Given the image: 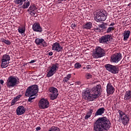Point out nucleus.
I'll return each instance as SVG.
<instances>
[{"mask_svg":"<svg viewBox=\"0 0 131 131\" xmlns=\"http://www.w3.org/2000/svg\"><path fill=\"white\" fill-rule=\"evenodd\" d=\"M115 91V89L112 86V84H111V83H108L106 86L107 94L108 95H112Z\"/></svg>","mask_w":131,"mask_h":131,"instance_id":"20","label":"nucleus"},{"mask_svg":"<svg viewBox=\"0 0 131 131\" xmlns=\"http://www.w3.org/2000/svg\"><path fill=\"white\" fill-rule=\"evenodd\" d=\"M114 25H115V24L114 23H112L110 24V26H114Z\"/></svg>","mask_w":131,"mask_h":131,"instance_id":"45","label":"nucleus"},{"mask_svg":"<svg viewBox=\"0 0 131 131\" xmlns=\"http://www.w3.org/2000/svg\"><path fill=\"white\" fill-rule=\"evenodd\" d=\"M1 68H6V67L8 66L7 65H8V64L10 63L9 61H4V60H1Z\"/></svg>","mask_w":131,"mask_h":131,"instance_id":"29","label":"nucleus"},{"mask_svg":"<svg viewBox=\"0 0 131 131\" xmlns=\"http://www.w3.org/2000/svg\"><path fill=\"white\" fill-rule=\"evenodd\" d=\"M124 100L126 101L128 103L131 101V90H128L126 92L124 95Z\"/></svg>","mask_w":131,"mask_h":131,"instance_id":"22","label":"nucleus"},{"mask_svg":"<svg viewBox=\"0 0 131 131\" xmlns=\"http://www.w3.org/2000/svg\"><path fill=\"white\" fill-rule=\"evenodd\" d=\"M36 10H37V8L34 5H31L28 10V12H29L30 16L36 17L37 16V14H36V12H37Z\"/></svg>","mask_w":131,"mask_h":131,"instance_id":"13","label":"nucleus"},{"mask_svg":"<svg viewBox=\"0 0 131 131\" xmlns=\"http://www.w3.org/2000/svg\"><path fill=\"white\" fill-rule=\"evenodd\" d=\"M121 54L116 53L111 56V60L113 63H118L121 60Z\"/></svg>","mask_w":131,"mask_h":131,"instance_id":"15","label":"nucleus"},{"mask_svg":"<svg viewBox=\"0 0 131 131\" xmlns=\"http://www.w3.org/2000/svg\"><path fill=\"white\" fill-rule=\"evenodd\" d=\"M80 67H81V64L78 62L75 64V68H77V69H79Z\"/></svg>","mask_w":131,"mask_h":131,"instance_id":"37","label":"nucleus"},{"mask_svg":"<svg viewBox=\"0 0 131 131\" xmlns=\"http://www.w3.org/2000/svg\"><path fill=\"white\" fill-rule=\"evenodd\" d=\"M114 30V27H110L107 29L106 33H110Z\"/></svg>","mask_w":131,"mask_h":131,"instance_id":"34","label":"nucleus"},{"mask_svg":"<svg viewBox=\"0 0 131 131\" xmlns=\"http://www.w3.org/2000/svg\"><path fill=\"white\" fill-rule=\"evenodd\" d=\"M0 83L4 84V80H0Z\"/></svg>","mask_w":131,"mask_h":131,"instance_id":"44","label":"nucleus"},{"mask_svg":"<svg viewBox=\"0 0 131 131\" xmlns=\"http://www.w3.org/2000/svg\"><path fill=\"white\" fill-rule=\"evenodd\" d=\"M24 1L25 0H14V3L17 5H20V6H22L23 3H24Z\"/></svg>","mask_w":131,"mask_h":131,"instance_id":"32","label":"nucleus"},{"mask_svg":"<svg viewBox=\"0 0 131 131\" xmlns=\"http://www.w3.org/2000/svg\"><path fill=\"white\" fill-rule=\"evenodd\" d=\"M93 112H94V110L93 109H90L88 113L86 114V116H85V119H89L92 114H93Z\"/></svg>","mask_w":131,"mask_h":131,"instance_id":"28","label":"nucleus"},{"mask_svg":"<svg viewBox=\"0 0 131 131\" xmlns=\"http://www.w3.org/2000/svg\"><path fill=\"white\" fill-rule=\"evenodd\" d=\"M49 56H53V52H50L49 53Z\"/></svg>","mask_w":131,"mask_h":131,"instance_id":"43","label":"nucleus"},{"mask_svg":"<svg viewBox=\"0 0 131 131\" xmlns=\"http://www.w3.org/2000/svg\"><path fill=\"white\" fill-rule=\"evenodd\" d=\"M93 27V24L91 22L86 23V24L83 26L84 29H91Z\"/></svg>","mask_w":131,"mask_h":131,"instance_id":"26","label":"nucleus"},{"mask_svg":"<svg viewBox=\"0 0 131 131\" xmlns=\"http://www.w3.org/2000/svg\"><path fill=\"white\" fill-rule=\"evenodd\" d=\"M118 113L119 114V119L121 120L124 125H126L129 122V116L120 110L118 111Z\"/></svg>","mask_w":131,"mask_h":131,"instance_id":"7","label":"nucleus"},{"mask_svg":"<svg viewBox=\"0 0 131 131\" xmlns=\"http://www.w3.org/2000/svg\"><path fill=\"white\" fill-rule=\"evenodd\" d=\"M105 51L100 47H96L95 51L93 53L92 56L94 59L102 58L105 56Z\"/></svg>","mask_w":131,"mask_h":131,"instance_id":"6","label":"nucleus"},{"mask_svg":"<svg viewBox=\"0 0 131 131\" xmlns=\"http://www.w3.org/2000/svg\"><path fill=\"white\" fill-rule=\"evenodd\" d=\"M52 50L56 51L58 53H62L63 52V47L60 46V43L58 42H55L52 45Z\"/></svg>","mask_w":131,"mask_h":131,"instance_id":"16","label":"nucleus"},{"mask_svg":"<svg viewBox=\"0 0 131 131\" xmlns=\"http://www.w3.org/2000/svg\"><path fill=\"white\" fill-rule=\"evenodd\" d=\"M7 88H14L17 85V78L11 76L9 77L6 82Z\"/></svg>","mask_w":131,"mask_h":131,"instance_id":"8","label":"nucleus"},{"mask_svg":"<svg viewBox=\"0 0 131 131\" xmlns=\"http://www.w3.org/2000/svg\"><path fill=\"white\" fill-rule=\"evenodd\" d=\"M34 62H35V61L33 60H31L30 63H34Z\"/></svg>","mask_w":131,"mask_h":131,"instance_id":"46","label":"nucleus"},{"mask_svg":"<svg viewBox=\"0 0 131 131\" xmlns=\"http://www.w3.org/2000/svg\"><path fill=\"white\" fill-rule=\"evenodd\" d=\"M107 28L105 27V25L104 24H102L100 25H98V26L94 28V30L95 32H103L105 29Z\"/></svg>","mask_w":131,"mask_h":131,"instance_id":"19","label":"nucleus"},{"mask_svg":"<svg viewBox=\"0 0 131 131\" xmlns=\"http://www.w3.org/2000/svg\"><path fill=\"white\" fill-rule=\"evenodd\" d=\"M18 32L19 33H20L21 34H22L24 33V32H25V29L23 28H19L18 29Z\"/></svg>","mask_w":131,"mask_h":131,"instance_id":"36","label":"nucleus"},{"mask_svg":"<svg viewBox=\"0 0 131 131\" xmlns=\"http://www.w3.org/2000/svg\"><path fill=\"white\" fill-rule=\"evenodd\" d=\"M38 93V88L37 85H34L29 87L25 93L26 97H30V96H36Z\"/></svg>","mask_w":131,"mask_h":131,"instance_id":"5","label":"nucleus"},{"mask_svg":"<svg viewBox=\"0 0 131 131\" xmlns=\"http://www.w3.org/2000/svg\"><path fill=\"white\" fill-rule=\"evenodd\" d=\"M33 30L36 32H41L42 31V28L40 27V25L38 23H34L32 27Z\"/></svg>","mask_w":131,"mask_h":131,"instance_id":"21","label":"nucleus"},{"mask_svg":"<svg viewBox=\"0 0 131 131\" xmlns=\"http://www.w3.org/2000/svg\"><path fill=\"white\" fill-rule=\"evenodd\" d=\"M76 25H75V24H72L71 25V27L72 28V29H75V27H76Z\"/></svg>","mask_w":131,"mask_h":131,"instance_id":"39","label":"nucleus"},{"mask_svg":"<svg viewBox=\"0 0 131 131\" xmlns=\"http://www.w3.org/2000/svg\"><path fill=\"white\" fill-rule=\"evenodd\" d=\"M131 5V3H130L128 5V7H129V6Z\"/></svg>","mask_w":131,"mask_h":131,"instance_id":"48","label":"nucleus"},{"mask_svg":"<svg viewBox=\"0 0 131 131\" xmlns=\"http://www.w3.org/2000/svg\"><path fill=\"white\" fill-rule=\"evenodd\" d=\"M50 93V100H55L58 97V90L55 87H51L49 88Z\"/></svg>","mask_w":131,"mask_h":131,"instance_id":"12","label":"nucleus"},{"mask_svg":"<svg viewBox=\"0 0 131 131\" xmlns=\"http://www.w3.org/2000/svg\"><path fill=\"white\" fill-rule=\"evenodd\" d=\"M71 77V74H68L66 77H65L64 78H63V82H64V83H65V82H67V81H68V80H69V79H70Z\"/></svg>","mask_w":131,"mask_h":131,"instance_id":"30","label":"nucleus"},{"mask_svg":"<svg viewBox=\"0 0 131 131\" xmlns=\"http://www.w3.org/2000/svg\"><path fill=\"white\" fill-rule=\"evenodd\" d=\"M40 129H41V128L39 126L37 127L36 128V130H40Z\"/></svg>","mask_w":131,"mask_h":131,"instance_id":"42","label":"nucleus"},{"mask_svg":"<svg viewBox=\"0 0 131 131\" xmlns=\"http://www.w3.org/2000/svg\"><path fill=\"white\" fill-rule=\"evenodd\" d=\"M21 98V95L17 96L14 99H16V101H18V99Z\"/></svg>","mask_w":131,"mask_h":131,"instance_id":"40","label":"nucleus"},{"mask_svg":"<svg viewBox=\"0 0 131 131\" xmlns=\"http://www.w3.org/2000/svg\"><path fill=\"white\" fill-rule=\"evenodd\" d=\"M2 42H4L6 45H7V46H10L11 45V42L9 40H7L4 38L1 39Z\"/></svg>","mask_w":131,"mask_h":131,"instance_id":"31","label":"nucleus"},{"mask_svg":"<svg viewBox=\"0 0 131 131\" xmlns=\"http://www.w3.org/2000/svg\"><path fill=\"white\" fill-rule=\"evenodd\" d=\"M38 105L40 109H47L50 107V102L48 100L42 98L40 100Z\"/></svg>","mask_w":131,"mask_h":131,"instance_id":"11","label":"nucleus"},{"mask_svg":"<svg viewBox=\"0 0 131 131\" xmlns=\"http://www.w3.org/2000/svg\"><path fill=\"white\" fill-rule=\"evenodd\" d=\"M35 42L37 46H42L44 48L48 46V43L42 38H36Z\"/></svg>","mask_w":131,"mask_h":131,"instance_id":"17","label":"nucleus"},{"mask_svg":"<svg viewBox=\"0 0 131 131\" xmlns=\"http://www.w3.org/2000/svg\"><path fill=\"white\" fill-rule=\"evenodd\" d=\"M94 19L96 22H102L107 19V12L105 11H100L96 12L94 15Z\"/></svg>","mask_w":131,"mask_h":131,"instance_id":"3","label":"nucleus"},{"mask_svg":"<svg viewBox=\"0 0 131 131\" xmlns=\"http://www.w3.org/2000/svg\"><path fill=\"white\" fill-rule=\"evenodd\" d=\"M86 69H92V66L91 65H88L86 66Z\"/></svg>","mask_w":131,"mask_h":131,"instance_id":"41","label":"nucleus"},{"mask_svg":"<svg viewBox=\"0 0 131 131\" xmlns=\"http://www.w3.org/2000/svg\"><path fill=\"white\" fill-rule=\"evenodd\" d=\"M58 2H63V1H65V0H58Z\"/></svg>","mask_w":131,"mask_h":131,"instance_id":"47","label":"nucleus"},{"mask_svg":"<svg viewBox=\"0 0 131 131\" xmlns=\"http://www.w3.org/2000/svg\"><path fill=\"white\" fill-rule=\"evenodd\" d=\"M101 91H102L101 85L98 84L93 87L91 91L90 90H86L84 93H83V98L86 101H94L95 99L99 98Z\"/></svg>","mask_w":131,"mask_h":131,"instance_id":"2","label":"nucleus"},{"mask_svg":"<svg viewBox=\"0 0 131 131\" xmlns=\"http://www.w3.org/2000/svg\"><path fill=\"white\" fill-rule=\"evenodd\" d=\"M35 95H30V96H29V99H28V102H29L30 103H32V102H33V100H34V99H35V97H33Z\"/></svg>","mask_w":131,"mask_h":131,"instance_id":"33","label":"nucleus"},{"mask_svg":"<svg viewBox=\"0 0 131 131\" xmlns=\"http://www.w3.org/2000/svg\"><path fill=\"white\" fill-rule=\"evenodd\" d=\"M111 127V122L106 117L99 118L94 124L95 131H108Z\"/></svg>","mask_w":131,"mask_h":131,"instance_id":"1","label":"nucleus"},{"mask_svg":"<svg viewBox=\"0 0 131 131\" xmlns=\"http://www.w3.org/2000/svg\"><path fill=\"white\" fill-rule=\"evenodd\" d=\"M111 38H112L111 35H105L99 38V41L100 43L106 44L111 40Z\"/></svg>","mask_w":131,"mask_h":131,"instance_id":"14","label":"nucleus"},{"mask_svg":"<svg viewBox=\"0 0 131 131\" xmlns=\"http://www.w3.org/2000/svg\"><path fill=\"white\" fill-rule=\"evenodd\" d=\"M24 4L22 6L23 9H28V7L30 6V0H25Z\"/></svg>","mask_w":131,"mask_h":131,"instance_id":"25","label":"nucleus"},{"mask_svg":"<svg viewBox=\"0 0 131 131\" xmlns=\"http://www.w3.org/2000/svg\"><path fill=\"white\" fill-rule=\"evenodd\" d=\"M130 34V31H124V33H123V40L125 41V40H127V39H128V38L129 37V35Z\"/></svg>","mask_w":131,"mask_h":131,"instance_id":"24","label":"nucleus"},{"mask_svg":"<svg viewBox=\"0 0 131 131\" xmlns=\"http://www.w3.org/2000/svg\"><path fill=\"white\" fill-rule=\"evenodd\" d=\"M26 110L23 106H19L16 110L17 115H23L25 113Z\"/></svg>","mask_w":131,"mask_h":131,"instance_id":"18","label":"nucleus"},{"mask_svg":"<svg viewBox=\"0 0 131 131\" xmlns=\"http://www.w3.org/2000/svg\"><path fill=\"white\" fill-rule=\"evenodd\" d=\"M58 69H59V63H54L52 64L50 68V71L47 75V77H51V76H53Z\"/></svg>","mask_w":131,"mask_h":131,"instance_id":"10","label":"nucleus"},{"mask_svg":"<svg viewBox=\"0 0 131 131\" xmlns=\"http://www.w3.org/2000/svg\"><path fill=\"white\" fill-rule=\"evenodd\" d=\"M17 101V99H16L15 98L13 99L11 102V106H13V105H14L15 103H16Z\"/></svg>","mask_w":131,"mask_h":131,"instance_id":"38","label":"nucleus"},{"mask_svg":"<svg viewBox=\"0 0 131 131\" xmlns=\"http://www.w3.org/2000/svg\"><path fill=\"white\" fill-rule=\"evenodd\" d=\"M93 75L91 73H87L85 74V78H86V79H91Z\"/></svg>","mask_w":131,"mask_h":131,"instance_id":"35","label":"nucleus"},{"mask_svg":"<svg viewBox=\"0 0 131 131\" xmlns=\"http://www.w3.org/2000/svg\"><path fill=\"white\" fill-rule=\"evenodd\" d=\"M38 93V88L37 85H34L29 87L25 93L26 97H30V96H36Z\"/></svg>","mask_w":131,"mask_h":131,"instance_id":"4","label":"nucleus"},{"mask_svg":"<svg viewBox=\"0 0 131 131\" xmlns=\"http://www.w3.org/2000/svg\"><path fill=\"white\" fill-rule=\"evenodd\" d=\"M105 69L109 71V72H111L113 74H116L118 73V67L117 66H113L110 64H107L104 66Z\"/></svg>","mask_w":131,"mask_h":131,"instance_id":"9","label":"nucleus"},{"mask_svg":"<svg viewBox=\"0 0 131 131\" xmlns=\"http://www.w3.org/2000/svg\"><path fill=\"white\" fill-rule=\"evenodd\" d=\"M105 112V108L104 107L99 108L95 113V116H98L99 115H102Z\"/></svg>","mask_w":131,"mask_h":131,"instance_id":"23","label":"nucleus"},{"mask_svg":"<svg viewBox=\"0 0 131 131\" xmlns=\"http://www.w3.org/2000/svg\"><path fill=\"white\" fill-rule=\"evenodd\" d=\"M11 59V57H10V55L8 54H4L2 56V60L6 61V62H10V60Z\"/></svg>","mask_w":131,"mask_h":131,"instance_id":"27","label":"nucleus"}]
</instances>
